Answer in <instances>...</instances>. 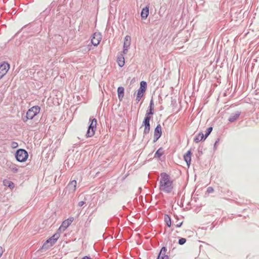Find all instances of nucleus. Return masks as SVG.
Returning a JSON list of instances; mask_svg holds the SVG:
<instances>
[{
  "label": "nucleus",
  "instance_id": "nucleus-1",
  "mask_svg": "<svg viewBox=\"0 0 259 259\" xmlns=\"http://www.w3.org/2000/svg\"><path fill=\"white\" fill-rule=\"evenodd\" d=\"M160 177V190L165 193L171 192L174 187L170 177L165 173H162Z\"/></svg>",
  "mask_w": 259,
  "mask_h": 259
},
{
  "label": "nucleus",
  "instance_id": "nucleus-2",
  "mask_svg": "<svg viewBox=\"0 0 259 259\" xmlns=\"http://www.w3.org/2000/svg\"><path fill=\"white\" fill-rule=\"evenodd\" d=\"M40 111L38 106H34L28 109L26 112V118L23 119L24 122H27L28 119H32L34 116L38 114Z\"/></svg>",
  "mask_w": 259,
  "mask_h": 259
},
{
  "label": "nucleus",
  "instance_id": "nucleus-3",
  "mask_svg": "<svg viewBox=\"0 0 259 259\" xmlns=\"http://www.w3.org/2000/svg\"><path fill=\"white\" fill-rule=\"evenodd\" d=\"M15 157L18 161L23 162L27 160L28 154L26 150L20 149L16 151Z\"/></svg>",
  "mask_w": 259,
  "mask_h": 259
},
{
  "label": "nucleus",
  "instance_id": "nucleus-4",
  "mask_svg": "<svg viewBox=\"0 0 259 259\" xmlns=\"http://www.w3.org/2000/svg\"><path fill=\"white\" fill-rule=\"evenodd\" d=\"M90 120L91 121V123L86 134L87 138L92 137L95 135L97 123V120L95 118H90Z\"/></svg>",
  "mask_w": 259,
  "mask_h": 259
},
{
  "label": "nucleus",
  "instance_id": "nucleus-5",
  "mask_svg": "<svg viewBox=\"0 0 259 259\" xmlns=\"http://www.w3.org/2000/svg\"><path fill=\"white\" fill-rule=\"evenodd\" d=\"M10 69V65L6 62L0 64V79H1Z\"/></svg>",
  "mask_w": 259,
  "mask_h": 259
},
{
  "label": "nucleus",
  "instance_id": "nucleus-6",
  "mask_svg": "<svg viewBox=\"0 0 259 259\" xmlns=\"http://www.w3.org/2000/svg\"><path fill=\"white\" fill-rule=\"evenodd\" d=\"M58 238L59 236L58 234H54L52 237L47 240L46 243L43 245L42 247L47 248L53 246L57 241Z\"/></svg>",
  "mask_w": 259,
  "mask_h": 259
},
{
  "label": "nucleus",
  "instance_id": "nucleus-7",
  "mask_svg": "<svg viewBox=\"0 0 259 259\" xmlns=\"http://www.w3.org/2000/svg\"><path fill=\"white\" fill-rule=\"evenodd\" d=\"M101 39V34L99 32H95L92 37L91 42L94 46H97L100 44Z\"/></svg>",
  "mask_w": 259,
  "mask_h": 259
},
{
  "label": "nucleus",
  "instance_id": "nucleus-8",
  "mask_svg": "<svg viewBox=\"0 0 259 259\" xmlns=\"http://www.w3.org/2000/svg\"><path fill=\"white\" fill-rule=\"evenodd\" d=\"M131 37L129 35H126L124 38L123 53L126 54L131 45Z\"/></svg>",
  "mask_w": 259,
  "mask_h": 259
},
{
  "label": "nucleus",
  "instance_id": "nucleus-9",
  "mask_svg": "<svg viewBox=\"0 0 259 259\" xmlns=\"http://www.w3.org/2000/svg\"><path fill=\"white\" fill-rule=\"evenodd\" d=\"M151 117H146L143 122V126H144V133L145 134H148L150 130V120Z\"/></svg>",
  "mask_w": 259,
  "mask_h": 259
},
{
  "label": "nucleus",
  "instance_id": "nucleus-10",
  "mask_svg": "<svg viewBox=\"0 0 259 259\" xmlns=\"http://www.w3.org/2000/svg\"><path fill=\"white\" fill-rule=\"evenodd\" d=\"M161 134H162L161 126L159 124L157 125V126L156 127L155 131H154V138L156 141H157L161 137Z\"/></svg>",
  "mask_w": 259,
  "mask_h": 259
},
{
  "label": "nucleus",
  "instance_id": "nucleus-11",
  "mask_svg": "<svg viewBox=\"0 0 259 259\" xmlns=\"http://www.w3.org/2000/svg\"><path fill=\"white\" fill-rule=\"evenodd\" d=\"M77 182L76 181L73 180L70 182L67 186V189L69 190V191L71 193H73L76 190Z\"/></svg>",
  "mask_w": 259,
  "mask_h": 259
},
{
  "label": "nucleus",
  "instance_id": "nucleus-12",
  "mask_svg": "<svg viewBox=\"0 0 259 259\" xmlns=\"http://www.w3.org/2000/svg\"><path fill=\"white\" fill-rule=\"evenodd\" d=\"M191 155H192V153H191V150H189L184 155V160L186 161V162L187 163V165L188 166V167L189 166V165H190V163H191Z\"/></svg>",
  "mask_w": 259,
  "mask_h": 259
},
{
  "label": "nucleus",
  "instance_id": "nucleus-13",
  "mask_svg": "<svg viewBox=\"0 0 259 259\" xmlns=\"http://www.w3.org/2000/svg\"><path fill=\"white\" fill-rule=\"evenodd\" d=\"M167 249L165 247H163L157 258V259H168V256L165 254Z\"/></svg>",
  "mask_w": 259,
  "mask_h": 259
},
{
  "label": "nucleus",
  "instance_id": "nucleus-14",
  "mask_svg": "<svg viewBox=\"0 0 259 259\" xmlns=\"http://www.w3.org/2000/svg\"><path fill=\"white\" fill-rule=\"evenodd\" d=\"M149 7L146 6V7L142 9L141 13V16L142 19H146L149 15Z\"/></svg>",
  "mask_w": 259,
  "mask_h": 259
},
{
  "label": "nucleus",
  "instance_id": "nucleus-15",
  "mask_svg": "<svg viewBox=\"0 0 259 259\" xmlns=\"http://www.w3.org/2000/svg\"><path fill=\"white\" fill-rule=\"evenodd\" d=\"M117 62L118 66L120 67H122L124 66L125 61H124V58L122 54H120L117 57Z\"/></svg>",
  "mask_w": 259,
  "mask_h": 259
},
{
  "label": "nucleus",
  "instance_id": "nucleus-16",
  "mask_svg": "<svg viewBox=\"0 0 259 259\" xmlns=\"http://www.w3.org/2000/svg\"><path fill=\"white\" fill-rule=\"evenodd\" d=\"M3 184L5 186L10 188L11 190L13 189L15 187V184L13 182L7 179L3 181Z\"/></svg>",
  "mask_w": 259,
  "mask_h": 259
},
{
  "label": "nucleus",
  "instance_id": "nucleus-17",
  "mask_svg": "<svg viewBox=\"0 0 259 259\" xmlns=\"http://www.w3.org/2000/svg\"><path fill=\"white\" fill-rule=\"evenodd\" d=\"M72 222V220L71 219L66 220L62 223L60 228H63V230L66 229L69 226V225L71 224Z\"/></svg>",
  "mask_w": 259,
  "mask_h": 259
},
{
  "label": "nucleus",
  "instance_id": "nucleus-18",
  "mask_svg": "<svg viewBox=\"0 0 259 259\" xmlns=\"http://www.w3.org/2000/svg\"><path fill=\"white\" fill-rule=\"evenodd\" d=\"M124 89L123 87H120L117 89V94L119 99L121 101L124 97Z\"/></svg>",
  "mask_w": 259,
  "mask_h": 259
},
{
  "label": "nucleus",
  "instance_id": "nucleus-19",
  "mask_svg": "<svg viewBox=\"0 0 259 259\" xmlns=\"http://www.w3.org/2000/svg\"><path fill=\"white\" fill-rule=\"evenodd\" d=\"M239 115L240 113L239 112L233 114L229 118V121L231 122H234L239 118Z\"/></svg>",
  "mask_w": 259,
  "mask_h": 259
},
{
  "label": "nucleus",
  "instance_id": "nucleus-20",
  "mask_svg": "<svg viewBox=\"0 0 259 259\" xmlns=\"http://www.w3.org/2000/svg\"><path fill=\"white\" fill-rule=\"evenodd\" d=\"M205 138L204 137V135L203 133H199L194 139V141L196 143H198L201 141L203 139H205Z\"/></svg>",
  "mask_w": 259,
  "mask_h": 259
},
{
  "label": "nucleus",
  "instance_id": "nucleus-21",
  "mask_svg": "<svg viewBox=\"0 0 259 259\" xmlns=\"http://www.w3.org/2000/svg\"><path fill=\"white\" fill-rule=\"evenodd\" d=\"M10 169L13 173H17L18 171V168L17 165L13 164L10 166Z\"/></svg>",
  "mask_w": 259,
  "mask_h": 259
},
{
  "label": "nucleus",
  "instance_id": "nucleus-22",
  "mask_svg": "<svg viewBox=\"0 0 259 259\" xmlns=\"http://www.w3.org/2000/svg\"><path fill=\"white\" fill-rule=\"evenodd\" d=\"M147 88V83L146 81H142L140 82V88L139 90H142V91L145 92Z\"/></svg>",
  "mask_w": 259,
  "mask_h": 259
},
{
  "label": "nucleus",
  "instance_id": "nucleus-23",
  "mask_svg": "<svg viewBox=\"0 0 259 259\" xmlns=\"http://www.w3.org/2000/svg\"><path fill=\"white\" fill-rule=\"evenodd\" d=\"M163 154V150L162 148H159L155 153V156L160 158Z\"/></svg>",
  "mask_w": 259,
  "mask_h": 259
},
{
  "label": "nucleus",
  "instance_id": "nucleus-24",
  "mask_svg": "<svg viewBox=\"0 0 259 259\" xmlns=\"http://www.w3.org/2000/svg\"><path fill=\"white\" fill-rule=\"evenodd\" d=\"M164 221L166 223L167 226L170 227L171 226V220L170 218L167 215L164 216Z\"/></svg>",
  "mask_w": 259,
  "mask_h": 259
},
{
  "label": "nucleus",
  "instance_id": "nucleus-25",
  "mask_svg": "<svg viewBox=\"0 0 259 259\" xmlns=\"http://www.w3.org/2000/svg\"><path fill=\"white\" fill-rule=\"evenodd\" d=\"M153 111H154V110L149 109V110L146 113L145 116L146 117H151V118L152 115L154 114Z\"/></svg>",
  "mask_w": 259,
  "mask_h": 259
},
{
  "label": "nucleus",
  "instance_id": "nucleus-26",
  "mask_svg": "<svg viewBox=\"0 0 259 259\" xmlns=\"http://www.w3.org/2000/svg\"><path fill=\"white\" fill-rule=\"evenodd\" d=\"M212 130V127H209V128H208L207 129V131H206V133L205 134V138H206V137H208V136L210 134V133L211 132Z\"/></svg>",
  "mask_w": 259,
  "mask_h": 259
},
{
  "label": "nucleus",
  "instance_id": "nucleus-27",
  "mask_svg": "<svg viewBox=\"0 0 259 259\" xmlns=\"http://www.w3.org/2000/svg\"><path fill=\"white\" fill-rule=\"evenodd\" d=\"M144 92H145L142 91V90H138L137 96L142 97L144 95Z\"/></svg>",
  "mask_w": 259,
  "mask_h": 259
},
{
  "label": "nucleus",
  "instance_id": "nucleus-28",
  "mask_svg": "<svg viewBox=\"0 0 259 259\" xmlns=\"http://www.w3.org/2000/svg\"><path fill=\"white\" fill-rule=\"evenodd\" d=\"M186 241V240L185 238H181L179 240V243L180 244V245H183L184 244Z\"/></svg>",
  "mask_w": 259,
  "mask_h": 259
},
{
  "label": "nucleus",
  "instance_id": "nucleus-29",
  "mask_svg": "<svg viewBox=\"0 0 259 259\" xmlns=\"http://www.w3.org/2000/svg\"><path fill=\"white\" fill-rule=\"evenodd\" d=\"M11 146L12 148H16L18 146V144L17 142H12L11 143Z\"/></svg>",
  "mask_w": 259,
  "mask_h": 259
},
{
  "label": "nucleus",
  "instance_id": "nucleus-30",
  "mask_svg": "<svg viewBox=\"0 0 259 259\" xmlns=\"http://www.w3.org/2000/svg\"><path fill=\"white\" fill-rule=\"evenodd\" d=\"M214 191L213 188L211 187H209L207 188L206 192L208 193H212Z\"/></svg>",
  "mask_w": 259,
  "mask_h": 259
},
{
  "label": "nucleus",
  "instance_id": "nucleus-31",
  "mask_svg": "<svg viewBox=\"0 0 259 259\" xmlns=\"http://www.w3.org/2000/svg\"><path fill=\"white\" fill-rule=\"evenodd\" d=\"M150 109H151L152 110H154V102L153 100H151L150 103Z\"/></svg>",
  "mask_w": 259,
  "mask_h": 259
},
{
  "label": "nucleus",
  "instance_id": "nucleus-32",
  "mask_svg": "<svg viewBox=\"0 0 259 259\" xmlns=\"http://www.w3.org/2000/svg\"><path fill=\"white\" fill-rule=\"evenodd\" d=\"M3 252H4L3 248L2 246H0V258L2 256Z\"/></svg>",
  "mask_w": 259,
  "mask_h": 259
},
{
  "label": "nucleus",
  "instance_id": "nucleus-33",
  "mask_svg": "<svg viewBox=\"0 0 259 259\" xmlns=\"http://www.w3.org/2000/svg\"><path fill=\"white\" fill-rule=\"evenodd\" d=\"M182 224V222H179V223H177L176 224V226L177 227H180L181 226Z\"/></svg>",
  "mask_w": 259,
  "mask_h": 259
},
{
  "label": "nucleus",
  "instance_id": "nucleus-34",
  "mask_svg": "<svg viewBox=\"0 0 259 259\" xmlns=\"http://www.w3.org/2000/svg\"><path fill=\"white\" fill-rule=\"evenodd\" d=\"M142 98V97H140V96H137V97H136V101L137 102H139L141 100V99Z\"/></svg>",
  "mask_w": 259,
  "mask_h": 259
},
{
  "label": "nucleus",
  "instance_id": "nucleus-35",
  "mask_svg": "<svg viewBox=\"0 0 259 259\" xmlns=\"http://www.w3.org/2000/svg\"><path fill=\"white\" fill-rule=\"evenodd\" d=\"M81 259H92V258L88 256H85L83 257H82Z\"/></svg>",
  "mask_w": 259,
  "mask_h": 259
},
{
  "label": "nucleus",
  "instance_id": "nucleus-36",
  "mask_svg": "<svg viewBox=\"0 0 259 259\" xmlns=\"http://www.w3.org/2000/svg\"><path fill=\"white\" fill-rule=\"evenodd\" d=\"M84 204V202L83 201H80L78 203V205L80 206H81L82 205H83Z\"/></svg>",
  "mask_w": 259,
  "mask_h": 259
}]
</instances>
